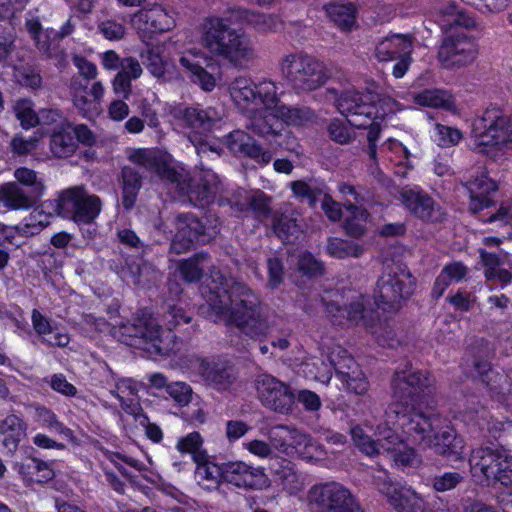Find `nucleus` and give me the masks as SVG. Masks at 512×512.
I'll return each instance as SVG.
<instances>
[{"instance_id": "1", "label": "nucleus", "mask_w": 512, "mask_h": 512, "mask_svg": "<svg viewBox=\"0 0 512 512\" xmlns=\"http://www.w3.org/2000/svg\"><path fill=\"white\" fill-rule=\"evenodd\" d=\"M210 278L203 292L208 318L233 326L251 339H262L270 333L268 315L254 290L220 272H211Z\"/></svg>"}, {"instance_id": "2", "label": "nucleus", "mask_w": 512, "mask_h": 512, "mask_svg": "<svg viewBox=\"0 0 512 512\" xmlns=\"http://www.w3.org/2000/svg\"><path fill=\"white\" fill-rule=\"evenodd\" d=\"M432 382L428 372L414 370L406 365L404 369L394 372L391 387L395 403L389 408L390 414H395L398 425L413 436L415 441L424 440L427 433L433 430L439 415L433 412L425 413L417 407L422 397L430 393Z\"/></svg>"}, {"instance_id": "3", "label": "nucleus", "mask_w": 512, "mask_h": 512, "mask_svg": "<svg viewBox=\"0 0 512 512\" xmlns=\"http://www.w3.org/2000/svg\"><path fill=\"white\" fill-rule=\"evenodd\" d=\"M164 317L168 325L167 330H163L151 315H137L120 327L121 341L152 354H170L176 347V337L172 330L182 323L188 324L192 318L182 308L176 306L169 307Z\"/></svg>"}, {"instance_id": "4", "label": "nucleus", "mask_w": 512, "mask_h": 512, "mask_svg": "<svg viewBox=\"0 0 512 512\" xmlns=\"http://www.w3.org/2000/svg\"><path fill=\"white\" fill-rule=\"evenodd\" d=\"M201 44L212 57L235 67H246L256 57L248 36L231 28L219 17L206 19L202 24Z\"/></svg>"}, {"instance_id": "5", "label": "nucleus", "mask_w": 512, "mask_h": 512, "mask_svg": "<svg viewBox=\"0 0 512 512\" xmlns=\"http://www.w3.org/2000/svg\"><path fill=\"white\" fill-rule=\"evenodd\" d=\"M471 149L480 154L512 149V118L497 107L487 108L472 123Z\"/></svg>"}, {"instance_id": "6", "label": "nucleus", "mask_w": 512, "mask_h": 512, "mask_svg": "<svg viewBox=\"0 0 512 512\" xmlns=\"http://www.w3.org/2000/svg\"><path fill=\"white\" fill-rule=\"evenodd\" d=\"M279 68L283 78L298 93L319 89L328 80L324 63L302 52L284 55Z\"/></svg>"}, {"instance_id": "7", "label": "nucleus", "mask_w": 512, "mask_h": 512, "mask_svg": "<svg viewBox=\"0 0 512 512\" xmlns=\"http://www.w3.org/2000/svg\"><path fill=\"white\" fill-rule=\"evenodd\" d=\"M129 160L148 172L154 173L164 184L174 188L181 196L189 191L190 174L171 155L159 150L139 148L129 155Z\"/></svg>"}, {"instance_id": "8", "label": "nucleus", "mask_w": 512, "mask_h": 512, "mask_svg": "<svg viewBox=\"0 0 512 512\" xmlns=\"http://www.w3.org/2000/svg\"><path fill=\"white\" fill-rule=\"evenodd\" d=\"M415 279L400 266L387 267L374 289L375 304L382 310H396L414 292Z\"/></svg>"}, {"instance_id": "9", "label": "nucleus", "mask_w": 512, "mask_h": 512, "mask_svg": "<svg viewBox=\"0 0 512 512\" xmlns=\"http://www.w3.org/2000/svg\"><path fill=\"white\" fill-rule=\"evenodd\" d=\"M276 83L272 80L254 82L247 77H237L229 85V92L235 105L243 112H253L259 105L272 109L278 104Z\"/></svg>"}, {"instance_id": "10", "label": "nucleus", "mask_w": 512, "mask_h": 512, "mask_svg": "<svg viewBox=\"0 0 512 512\" xmlns=\"http://www.w3.org/2000/svg\"><path fill=\"white\" fill-rule=\"evenodd\" d=\"M101 209V199L97 195L90 194L83 185L62 190L56 199L57 214L76 223H91Z\"/></svg>"}, {"instance_id": "11", "label": "nucleus", "mask_w": 512, "mask_h": 512, "mask_svg": "<svg viewBox=\"0 0 512 512\" xmlns=\"http://www.w3.org/2000/svg\"><path fill=\"white\" fill-rule=\"evenodd\" d=\"M307 499L315 512H362L350 490L335 481L313 485Z\"/></svg>"}, {"instance_id": "12", "label": "nucleus", "mask_w": 512, "mask_h": 512, "mask_svg": "<svg viewBox=\"0 0 512 512\" xmlns=\"http://www.w3.org/2000/svg\"><path fill=\"white\" fill-rule=\"evenodd\" d=\"M336 99L338 111L347 118L348 123L356 128L366 127L375 110L377 93L371 89L358 91L354 88L343 91L338 97L334 90H329Z\"/></svg>"}, {"instance_id": "13", "label": "nucleus", "mask_w": 512, "mask_h": 512, "mask_svg": "<svg viewBox=\"0 0 512 512\" xmlns=\"http://www.w3.org/2000/svg\"><path fill=\"white\" fill-rule=\"evenodd\" d=\"M373 485L396 512H426L423 498L412 488L392 481L386 471L373 475Z\"/></svg>"}, {"instance_id": "14", "label": "nucleus", "mask_w": 512, "mask_h": 512, "mask_svg": "<svg viewBox=\"0 0 512 512\" xmlns=\"http://www.w3.org/2000/svg\"><path fill=\"white\" fill-rule=\"evenodd\" d=\"M477 55L475 41L459 33L444 37L438 50V60L445 69H459L470 65Z\"/></svg>"}, {"instance_id": "15", "label": "nucleus", "mask_w": 512, "mask_h": 512, "mask_svg": "<svg viewBox=\"0 0 512 512\" xmlns=\"http://www.w3.org/2000/svg\"><path fill=\"white\" fill-rule=\"evenodd\" d=\"M256 390L261 403L270 410L280 414L292 411L295 397L284 382L271 375L262 374L256 379Z\"/></svg>"}, {"instance_id": "16", "label": "nucleus", "mask_w": 512, "mask_h": 512, "mask_svg": "<svg viewBox=\"0 0 512 512\" xmlns=\"http://www.w3.org/2000/svg\"><path fill=\"white\" fill-rule=\"evenodd\" d=\"M170 113L182 126L200 134L210 132L213 126L223 118V113L218 111L217 108L207 107L202 109L198 105L178 104L172 107Z\"/></svg>"}, {"instance_id": "17", "label": "nucleus", "mask_w": 512, "mask_h": 512, "mask_svg": "<svg viewBox=\"0 0 512 512\" xmlns=\"http://www.w3.org/2000/svg\"><path fill=\"white\" fill-rule=\"evenodd\" d=\"M132 26L143 42L153 33H163L175 26L173 17L160 5L137 11L131 18Z\"/></svg>"}, {"instance_id": "18", "label": "nucleus", "mask_w": 512, "mask_h": 512, "mask_svg": "<svg viewBox=\"0 0 512 512\" xmlns=\"http://www.w3.org/2000/svg\"><path fill=\"white\" fill-rule=\"evenodd\" d=\"M400 199L411 214L423 221L436 223L445 218L442 207L430 195L421 190L403 188L400 192Z\"/></svg>"}, {"instance_id": "19", "label": "nucleus", "mask_w": 512, "mask_h": 512, "mask_svg": "<svg viewBox=\"0 0 512 512\" xmlns=\"http://www.w3.org/2000/svg\"><path fill=\"white\" fill-rule=\"evenodd\" d=\"M225 144L233 154L251 158L260 164L267 165L272 160L271 152L264 150L253 137L242 130L229 133Z\"/></svg>"}, {"instance_id": "20", "label": "nucleus", "mask_w": 512, "mask_h": 512, "mask_svg": "<svg viewBox=\"0 0 512 512\" xmlns=\"http://www.w3.org/2000/svg\"><path fill=\"white\" fill-rule=\"evenodd\" d=\"M219 189L218 175L210 169H201L195 179H190L189 191L185 196L194 205L205 206L214 201Z\"/></svg>"}, {"instance_id": "21", "label": "nucleus", "mask_w": 512, "mask_h": 512, "mask_svg": "<svg viewBox=\"0 0 512 512\" xmlns=\"http://www.w3.org/2000/svg\"><path fill=\"white\" fill-rule=\"evenodd\" d=\"M197 371L207 384L217 390L228 389L237 378L235 368L221 360L201 359Z\"/></svg>"}, {"instance_id": "22", "label": "nucleus", "mask_w": 512, "mask_h": 512, "mask_svg": "<svg viewBox=\"0 0 512 512\" xmlns=\"http://www.w3.org/2000/svg\"><path fill=\"white\" fill-rule=\"evenodd\" d=\"M224 481L238 488L258 489L265 483L261 470L242 461L224 463Z\"/></svg>"}, {"instance_id": "23", "label": "nucleus", "mask_w": 512, "mask_h": 512, "mask_svg": "<svg viewBox=\"0 0 512 512\" xmlns=\"http://www.w3.org/2000/svg\"><path fill=\"white\" fill-rule=\"evenodd\" d=\"M465 187L470 194V210L474 213L489 207L492 204L489 194L498 189L497 184L482 170L476 174H470L466 178Z\"/></svg>"}, {"instance_id": "24", "label": "nucleus", "mask_w": 512, "mask_h": 512, "mask_svg": "<svg viewBox=\"0 0 512 512\" xmlns=\"http://www.w3.org/2000/svg\"><path fill=\"white\" fill-rule=\"evenodd\" d=\"M367 303V296L355 293L351 297V302L344 304L343 307L337 303H330L328 305V312L333 313L336 311L343 316L346 315L347 320L352 323L371 327L376 321L377 315L372 309L366 307Z\"/></svg>"}, {"instance_id": "25", "label": "nucleus", "mask_w": 512, "mask_h": 512, "mask_svg": "<svg viewBox=\"0 0 512 512\" xmlns=\"http://www.w3.org/2000/svg\"><path fill=\"white\" fill-rule=\"evenodd\" d=\"M414 38L409 34H391L380 40L375 47V57L380 62L394 61L412 54Z\"/></svg>"}, {"instance_id": "26", "label": "nucleus", "mask_w": 512, "mask_h": 512, "mask_svg": "<svg viewBox=\"0 0 512 512\" xmlns=\"http://www.w3.org/2000/svg\"><path fill=\"white\" fill-rule=\"evenodd\" d=\"M25 28L34 40L37 49L47 58H53L62 64L66 60V53L60 46L50 41L48 31H43L42 24L38 17H30L25 21Z\"/></svg>"}, {"instance_id": "27", "label": "nucleus", "mask_w": 512, "mask_h": 512, "mask_svg": "<svg viewBox=\"0 0 512 512\" xmlns=\"http://www.w3.org/2000/svg\"><path fill=\"white\" fill-rule=\"evenodd\" d=\"M38 201L35 196H32L23 186L16 182L0 184V205L6 210H29L34 207Z\"/></svg>"}, {"instance_id": "28", "label": "nucleus", "mask_w": 512, "mask_h": 512, "mask_svg": "<svg viewBox=\"0 0 512 512\" xmlns=\"http://www.w3.org/2000/svg\"><path fill=\"white\" fill-rule=\"evenodd\" d=\"M201 55V51H188L179 58V64L189 74L192 82L199 84L205 91H211L215 87V78L196 60Z\"/></svg>"}, {"instance_id": "29", "label": "nucleus", "mask_w": 512, "mask_h": 512, "mask_svg": "<svg viewBox=\"0 0 512 512\" xmlns=\"http://www.w3.org/2000/svg\"><path fill=\"white\" fill-rule=\"evenodd\" d=\"M49 147L56 158H68L77 151L78 144L72 134L70 122L62 123L52 132Z\"/></svg>"}, {"instance_id": "30", "label": "nucleus", "mask_w": 512, "mask_h": 512, "mask_svg": "<svg viewBox=\"0 0 512 512\" xmlns=\"http://www.w3.org/2000/svg\"><path fill=\"white\" fill-rule=\"evenodd\" d=\"M207 218L199 219L193 214H180L176 227H183L195 242L208 243L217 234L216 227L207 225Z\"/></svg>"}, {"instance_id": "31", "label": "nucleus", "mask_w": 512, "mask_h": 512, "mask_svg": "<svg viewBox=\"0 0 512 512\" xmlns=\"http://www.w3.org/2000/svg\"><path fill=\"white\" fill-rule=\"evenodd\" d=\"M272 108H275L274 113L270 112V109L266 108L262 114L253 117L250 123V129L253 133L264 138L269 143L273 137L277 135L283 124L280 117H278L277 105Z\"/></svg>"}, {"instance_id": "32", "label": "nucleus", "mask_w": 512, "mask_h": 512, "mask_svg": "<svg viewBox=\"0 0 512 512\" xmlns=\"http://www.w3.org/2000/svg\"><path fill=\"white\" fill-rule=\"evenodd\" d=\"M270 469L278 476L279 485L289 495H296L304 489V479L297 471L290 466V462L286 465H279L276 459H271Z\"/></svg>"}, {"instance_id": "33", "label": "nucleus", "mask_w": 512, "mask_h": 512, "mask_svg": "<svg viewBox=\"0 0 512 512\" xmlns=\"http://www.w3.org/2000/svg\"><path fill=\"white\" fill-rule=\"evenodd\" d=\"M196 463V476L200 479L218 481L224 480V463L216 464L212 462L206 453V450H184Z\"/></svg>"}, {"instance_id": "34", "label": "nucleus", "mask_w": 512, "mask_h": 512, "mask_svg": "<svg viewBox=\"0 0 512 512\" xmlns=\"http://www.w3.org/2000/svg\"><path fill=\"white\" fill-rule=\"evenodd\" d=\"M121 185L122 204L126 210H130L142 187V176L134 167L125 166L121 170Z\"/></svg>"}, {"instance_id": "35", "label": "nucleus", "mask_w": 512, "mask_h": 512, "mask_svg": "<svg viewBox=\"0 0 512 512\" xmlns=\"http://www.w3.org/2000/svg\"><path fill=\"white\" fill-rule=\"evenodd\" d=\"M500 450H472L469 466L474 474L478 471L487 479H494Z\"/></svg>"}, {"instance_id": "36", "label": "nucleus", "mask_w": 512, "mask_h": 512, "mask_svg": "<svg viewBox=\"0 0 512 512\" xmlns=\"http://www.w3.org/2000/svg\"><path fill=\"white\" fill-rule=\"evenodd\" d=\"M0 441L5 447L16 448L26 437V424L18 416L8 415L0 422Z\"/></svg>"}, {"instance_id": "37", "label": "nucleus", "mask_w": 512, "mask_h": 512, "mask_svg": "<svg viewBox=\"0 0 512 512\" xmlns=\"http://www.w3.org/2000/svg\"><path fill=\"white\" fill-rule=\"evenodd\" d=\"M328 18L342 31H351L356 25V7L351 4L330 3L324 7Z\"/></svg>"}, {"instance_id": "38", "label": "nucleus", "mask_w": 512, "mask_h": 512, "mask_svg": "<svg viewBox=\"0 0 512 512\" xmlns=\"http://www.w3.org/2000/svg\"><path fill=\"white\" fill-rule=\"evenodd\" d=\"M344 361L347 362V364H334L336 373L346 382L347 388L350 391L358 395L365 394L369 388L366 377L361 372L356 373L354 370L350 371L352 368L351 365H355L352 358L348 357Z\"/></svg>"}, {"instance_id": "39", "label": "nucleus", "mask_w": 512, "mask_h": 512, "mask_svg": "<svg viewBox=\"0 0 512 512\" xmlns=\"http://www.w3.org/2000/svg\"><path fill=\"white\" fill-rule=\"evenodd\" d=\"M438 22L445 30L453 27L471 28L475 25L474 19L459 10L454 3H448L441 8Z\"/></svg>"}, {"instance_id": "40", "label": "nucleus", "mask_w": 512, "mask_h": 512, "mask_svg": "<svg viewBox=\"0 0 512 512\" xmlns=\"http://www.w3.org/2000/svg\"><path fill=\"white\" fill-rule=\"evenodd\" d=\"M277 112L282 123L287 125L302 126L316 117L315 112L307 106L277 105Z\"/></svg>"}, {"instance_id": "41", "label": "nucleus", "mask_w": 512, "mask_h": 512, "mask_svg": "<svg viewBox=\"0 0 512 512\" xmlns=\"http://www.w3.org/2000/svg\"><path fill=\"white\" fill-rule=\"evenodd\" d=\"M350 215L345 219L344 230L354 238H359L366 232L368 212L361 206L352 203L344 204Z\"/></svg>"}, {"instance_id": "42", "label": "nucleus", "mask_w": 512, "mask_h": 512, "mask_svg": "<svg viewBox=\"0 0 512 512\" xmlns=\"http://www.w3.org/2000/svg\"><path fill=\"white\" fill-rule=\"evenodd\" d=\"M19 472L37 482H47L54 477V471L48 463L33 457H28L19 464Z\"/></svg>"}, {"instance_id": "43", "label": "nucleus", "mask_w": 512, "mask_h": 512, "mask_svg": "<svg viewBox=\"0 0 512 512\" xmlns=\"http://www.w3.org/2000/svg\"><path fill=\"white\" fill-rule=\"evenodd\" d=\"M131 275L128 282L141 288H149L159 280L160 273L151 263L140 261L132 262Z\"/></svg>"}, {"instance_id": "44", "label": "nucleus", "mask_w": 512, "mask_h": 512, "mask_svg": "<svg viewBox=\"0 0 512 512\" xmlns=\"http://www.w3.org/2000/svg\"><path fill=\"white\" fill-rule=\"evenodd\" d=\"M414 102L431 108L450 109L453 105L452 96L444 90L426 89L413 95Z\"/></svg>"}, {"instance_id": "45", "label": "nucleus", "mask_w": 512, "mask_h": 512, "mask_svg": "<svg viewBox=\"0 0 512 512\" xmlns=\"http://www.w3.org/2000/svg\"><path fill=\"white\" fill-rule=\"evenodd\" d=\"M326 251L331 257L346 259L350 257H360L364 252V248L361 245L348 240L330 237L327 240Z\"/></svg>"}, {"instance_id": "46", "label": "nucleus", "mask_w": 512, "mask_h": 512, "mask_svg": "<svg viewBox=\"0 0 512 512\" xmlns=\"http://www.w3.org/2000/svg\"><path fill=\"white\" fill-rule=\"evenodd\" d=\"M14 178L17 184L23 186L28 193L40 200L44 194L45 185L34 170L26 167L17 168L14 171Z\"/></svg>"}, {"instance_id": "47", "label": "nucleus", "mask_w": 512, "mask_h": 512, "mask_svg": "<svg viewBox=\"0 0 512 512\" xmlns=\"http://www.w3.org/2000/svg\"><path fill=\"white\" fill-rule=\"evenodd\" d=\"M162 53V47L148 45V47L139 54L143 65L156 78H162L165 75L166 64L162 58Z\"/></svg>"}, {"instance_id": "48", "label": "nucleus", "mask_w": 512, "mask_h": 512, "mask_svg": "<svg viewBox=\"0 0 512 512\" xmlns=\"http://www.w3.org/2000/svg\"><path fill=\"white\" fill-rule=\"evenodd\" d=\"M209 258L205 252H200L179 263V271L182 278L188 283L201 280L204 268L201 266Z\"/></svg>"}, {"instance_id": "49", "label": "nucleus", "mask_w": 512, "mask_h": 512, "mask_svg": "<svg viewBox=\"0 0 512 512\" xmlns=\"http://www.w3.org/2000/svg\"><path fill=\"white\" fill-rule=\"evenodd\" d=\"M276 435L281 439L280 446L282 448H298L301 446L308 448L313 445L309 435L294 428L279 426L276 429Z\"/></svg>"}, {"instance_id": "50", "label": "nucleus", "mask_w": 512, "mask_h": 512, "mask_svg": "<svg viewBox=\"0 0 512 512\" xmlns=\"http://www.w3.org/2000/svg\"><path fill=\"white\" fill-rule=\"evenodd\" d=\"M387 456L397 469L411 470L422 465V457L416 450H386Z\"/></svg>"}, {"instance_id": "51", "label": "nucleus", "mask_w": 512, "mask_h": 512, "mask_svg": "<svg viewBox=\"0 0 512 512\" xmlns=\"http://www.w3.org/2000/svg\"><path fill=\"white\" fill-rule=\"evenodd\" d=\"M350 434L352 440L356 446L365 447L366 445L371 446V448H388L387 445H396L398 442L393 441V439H398L388 433L384 439L373 440L371 437L364 431V429L358 425L352 427L350 429Z\"/></svg>"}, {"instance_id": "52", "label": "nucleus", "mask_w": 512, "mask_h": 512, "mask_svg": "<svg viewBox=\"0 0 512 512\" xmlns=\"http://www.w3.org/2000/svg\"><path fill=\"white\" fill-rule=\"evenodd\" d=\"M104 455L125 475H129L126 467H131L138 471L145 468L143 461L128 455L125 451L105 450Z\"/></svg>"}, {"instance_id": "53", "label": "nucleus", "mask_w": 512, "mask_h": 512, "mask_svg": "<svg viewBox=\"0 0 512 512\" xmlns=\"http://www.w3.org/2000/svg\"><path fill=\"white\" fill-rule=\"evenodd\" d=\"M13 111L22 128L30 129L39 124L38 114L34 111L31 101L18 100L13 106Z\"/></svg>"}, {"instance_id": "54", "label": "nucleus", "mask_w": 512, "mask_h": 512, "mask_svg": "<svg viewBox=\"0 0 512 512\" xmlns=\"http://www.w3.org/2000/svg\"><path fill=\"white\" fill-rule=\"evenodd\" d=\"M249 25L263 33L276 32L282 28V22L276 15L255 11H253Z\"/></svg>"}, {"instance_id": "55", "label": "nucleus", "mask_w": 512, "mask_h": 512, "mask_svg": "<svg viewBox=\"0 0 512 512\" xmlns=\"http://www.w3.org/2000/svg\"><path fill=\"white\" fill-rule=\"evenodd\" d=\"M374 105L375 110L371 120H384L402 110L401 104L390 96H379L377 94Z\"/></svg>"}, {"instance_id": "56", "label": "nucleus", "mask_w": 512, "mask_h": 512, "mask_svg": "<svg viewBox=\"0 0 512 512\" xmlns=\"http://www.w3.org/2000/svg\"><path fill=\"white\" fill-rule=\"evenodd\" d=\"M465 477L459 472H444L431 479V485L437 492H447L455 489L464 481Z\"/></svg>"}, {"instance_id": "57", "label": "nucleus", "mask_w": 512, "mask_h": 512, "mask_svg": "<svg viewBox=\"0 0 512 512\" xmlns=\"http://www.w3.org/2000/svg\"><path fill=\"white\" fill-rule=\"evenodd\" d=\"M463 138L462 132L450 126L435 125V141L440 147H451L457 145Z\"/></svg>"}, {"instance_id": "58", "label": "nucleus", "mask_w": 512, "mask_h": 512, "mask_svg": "<svg viewBox=\"0 0 512 512\" xmlns=\"http://www.w3.org/2000/svg\"><path fill=\"white\" fill-rule=\"evenodd\" d=\"M249 206L260 222L271 215V199L262 191H257L250 197Z\"/></svg>"}, {"instance_id": "59", "label": "nucleus", "mask_w": 512, "mask_h": 512, "mask_svg": "<svg viewBox=\"0 0 512 512\" xmlns=\"http://www.w3.org/2000/svg\"><path fill=\"white\" fill-rule=\"evenodd\" d=\"M494 479L504 486L512 484V456L507 455L505 450L499 452L497 467Z\"/></svg>"}, {"instance_id": "60", "label": "nucleus", "mask_w": 512, "mask_h": 512, "mask_svg": "<svg viewBox=\"0 0 512 512\" xmlns=\"http://www.w3.org/2000/svg\"><path fill=\"white\" fill-rule=\"evenodd\" d=\"M98 31L103 37L109 41H118L124 38L126 34V27L122 22L114 19H107L101 21L97 25Z\"/></svg>"}, {"instance_id": "61", "label": "nucleus", "mask_w": 512, "mask_h": 512, "mask_svg": "<svg viewBox=\"0 0 512 512\" xmlns=\"http://www.w3.org/2000/svg\"><path fill=\"white\" fill-rule=\"evenodd\" d=\"M271 145H276L289 152H298L299 143L293 133L282 124L276 136L270 142Z\"/></svg>"}, {"instance_id": "62", "label": "nucleus", "mask_w": 512, "mask_h": 512, "mask_svg": "<svg viewBox=\"0 0 512 512\" xmlns=\"http://www.w3.org/2000/svg\"><path fill=\"white\" fill-rule=\"evenodd\" d=\"M176 228L177 232L171 241L169 253L179 255L188 252L195 241L183 227Z\"/></svg>"}, {"instance_id": "63", "label": "nucleus", "mask_w": 512, "mask_h": 512, "mask_svg": "<svg viewBox=\"0 0 512 512\" xmlns=\"http://www.w3.org/2000/svg\"><path fill=\"white\" fill-rule=\"evenodd\" d=\"M73 106L79 114L85 118H91L99 114V107L93 99H89L87 94H79L71 96Z\"/></svg>"}, {"instance_id": "64", "label": "nucleus", "mask_w": 512, "mask_h": 512, "mask_svg": "<svg viewBox=\"0 0 512 512\" xmlns=\"http://www.w3.org/2000/svg\"><path fill=\"white\" fill-rule=\"evenodd\" d=\"M167 393L180 406H186L192 399V388L184 382H174L167 385Z\"/></svg>"}]
</instances>
